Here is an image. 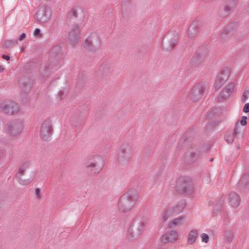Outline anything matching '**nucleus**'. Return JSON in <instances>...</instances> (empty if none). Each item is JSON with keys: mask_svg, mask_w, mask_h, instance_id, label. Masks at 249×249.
<instances>
[{"mask_svg": "<svg viewBox=\"0 0 249 249\" xmlns=\"http://www.w3.org/2000/svg\"><path fill=\"white\" fill-rule=\"evenodd\" d=\"M138 199L137 194H128L123 195L120 198L118 206L120 211L125 212L131 210Z\"/></svg>", "mask_w": 249, "mask_h": 249, "instance_id": "obj_1", "label": "nucleus"}, {"mask_svg": "<svg viewBox=\"0 0 249 249\" xmlns=\"http://www.w3.org/2000/svg\"><path fill=\"white\" fill-rule=\"evenodd\" d=\"M51 16V13L46 6H39L34 15V18L40 23H46Z\"/></svg>", "mask_w": 249, "mask_h": 249, "instance_id": "obj_2", "label": "nucleus"}, {"mask_svg": "<svg viewBox=\"0 0 249 249\" xmlns=\"http://www.w3.org/2000/svg\"><path fill=\"white\" fill-rule=\"evenodd\" d=\"M53 132L52 121L48 118L45 120L41 126L40 130V138L44 140H48L51 137Z\"/></svg>", "mask_w": 249, "mask_h": 249, "instance_id": "obj_3", "label": "nucleus"}, {"mask_svg": "<svg viewBox=\"0 0 249 249\" xmlns=\"http://www.w3.org/2000/svg\"><path fill=\"white\" fill-rule=\"evenodd\" d=\"M23 125V123L21 121L17 120L10 122L7 124V132L12 137L17 136L21 133Z\"/></svg>", "mask_w": 249, "mask_h": 249, "instance_id": "obj_4", "label": "nucleus"}, {"mask_svg": "<svg viewBox=\"0 0 249 249\" xmlns=\"http://www.w3.org/2000/svg\"><path fill=\"white\" fill-rule=\"evenodd\" d=\"M0 109L5 113L14 115L19 111V107L17 104L12 101L2 103L0 105Z\"/></svg>", "mask_w": 249, "mask_h": 249, "instance_id": "obj_5", "label": "nucleus"}, {"mask_svg": "<svg viewBox=\"0 0 249 249\" xmlns=\"http://www.w3.org/2000/svg\"><path fill=\"white\" fill-rule=\"evenodd\" d=\"M80 28L78 25H72L69 35V40L71 45L74 46L79 42L80 38Z\"/></svg>", "mask_w": 249, "mask_h": 249, "instance_id": "obj_6", "label": "nucleus"}, {"mask_svg": "<svg viewBox=\"0 0 249 249\" xmlns=\"http://www.w3.org/2000/svg\"><path fill=\"white\" fill-rule=\"evenodd\" d=\"M183 210V207L176 206L164 211L161 216L163 221L167 220L170 218L179 213Z\"/></svg>", "mask_w": 249, "mask_h": 249, "instance_id": "obj_7", "label": "nucleus"}, {"mask_svg": "<svg viewBox=\"0 0 249 249\" xmlns=\"http://www.w3.org/2000/svg\"><path fill=\"white\" fill-rule=\"evenodd\" d=\"M177 187L187 193H191L194 190L193 184L191 181H186L183 179L179 178L177 182Z\"/></svg>", "mask_w": 249, "mask_h": 249, "instance_id": "obj_8", "label": "nucleus"}, {"mask_svg": "<svg viewBox=\"0 0 249 249\" xmlns=\"http://www.w3.org/2000/svg\"><path fill=\"white\" fill-rule=\"evenodd\" d=\"M178 233L175 230H171L165 234L161 237V241L162 242H172L177 240L178 238Z\"/></svg>", "mask_w": 249, "mask_h": 249, "instance_id": "obj_9", "label": "nucleus"}, {"mask_svg": "<svg viewBox=\"0 0 249 249\" xmlns=\"http://www.w3.org/2000/svg\"><path fill=\"white\" fill-rule=\"evenodd\" d=\"M201 94V92L199 86H196L190 91L188 96L191 100L196 101L200 96Z\"/></svg>", "mask_w": 249, "mask_h": 249, "instance_id": "obj_10", "label": "nucleus"}, {"mask_svg": "<svg viewBox=\"0 0 249 249\" xmlns=\"http://www.w3.org/2000/svg\"><path fill=\"white\" fill-rule=\"evenodd\" d=\"M247 117L245 116H243L241 117L240 120L236 123L234 128V135H236L239 134V132L241 131V127L240 126V124L242 126H245L247 125Z\"/></svg>", "mask_w": 249, "mask_h": 249, "instance_id": "obj_11", "label": "nucleus"}, {"mask_svg": "<svg viewBox=\"0 0 249 249\" xmlns=\"http://www.w3.org/2000/svg\"><path fill=\"white\" fill-rule=\"evenodd\" d=\"M240 201L239 196L236 194L231 193L230 195L228 202L231 207H237L239 204Z\"/></svg>", "mask_w": 249, "mask_h": 249, "instance_id": "obj_12", "label": "nucleus"}, {"mask_svg": "<svg viewBox=\"0 0 249 249\" xmlns=\"http://www.w3.org/2000/svg\"><path fill=\"white\" fill-rule=\"evenodd\" d=\"M104 166V160L103 159L97 156L94 160V173H99L103 168Z\"/></svg>", "mask_w": 249, "mask_h": 249, "instance_id": "obj_13", "label": "nucleus"}, {"mask_svg": "<svg viewBox=\"0 0 249 249\" xmlns=\"http://www.w3.org/2000/svg\"><path fill=\"white\" fill-rule=\"evenodd\" d=\"M198 236V231L196 230L193 229L191 230L188 235L187 242L190 245H192L195 243Z\"/></svg>", "mask_w": 249, "mask_h": 249, "instance_id": "obj_14", "label": "nucleus"}, {"mask_svg": "<svg viewBox=\"0 0 249 249\" xmlns=\"http://www.w3.org/2000/svg\"><path fill=\"white\" fill-rule=\"evenodd\" d=\"M185 218L183 216H179L172 219L168 223L169 228H174L178 226L181 225L184 222Z\"/></svg>", "mask_w": 249, "mask_h": 249, "instance_id": "obj_15", "label": "nucleus"}, {"mask_svg": "<svg viewBox=\"0 0 249 249\" xmlns=\"http://www.w3.org/2000/svg\"><path fill=\"white\" fill-rule=\"evenodd\" d=\"M92 36L87 37L85 40L84 48L88 52H91L93 49Z\"/></svg>", "mask_w": 249, "mask_h": 249, "instance_id": "obj_16", "label": "nucleus"}, {"mask_svg": "<svg viewBox=\"0 0 249 249\" xmlns=\"http://www.w3.org/2000/svg\"><path fill=\"white\" fill-rule=\"evenodd\" d=\"M29 166L30 163L29 162H26L22 164L19 168L18 172L16 175V177H17V176H18L19 177H22L24 174L27 169L29 168Z\"/></svg>", "mask_w": 249, "mask_h": 249, "instance_id": "obj_17", "label": "nucleus"}, {"mask_svg": "<svg viewBox=\"0 0 249 249\" xmlns=\"http://www.w3.org/2000/svg\"><path fill=\"white\" fill-rule=\"evenodd\" d=\"M93 168V162L92 159L87 160L85 163V170L88 173H92Z\"/></svg>", "mask_w": 249, "mask_h": 249, "instance_id": "obj_18", "label": "nucleus"}, {"mask_svg": "<svg viewBox=\"0 0 249 249\" xmlns=\"http://www.w3.org/2000/svg\"><path fill=\"white\" fill-rule=\"evenodd\" d=\"M19 183L21 185H27L30 183L34 179V177L30 178L29 179H23L21 177L17 176L16 177Z\"/></svg>", "mask_w": 249, "mask_h": 249, "instance_id": "obj_19", "label": "nucleus"}, {"mask_svg": "<svg viewBox=\"0 0 249 249\" xmlns=\"http://www.w3.org/2000/svg\"><path fill=\"white\" fill-rule=\"evenodd\" d=\"M18 44V41L16 40H7L4 41L2 46L4 48H7L12 47L14 45Z\"/></svg>", "mask_w": 249, "mask_h": 249, "instance_id": "obj_20", "label": "nucleus"}, {"mask_svg": "<svg viewBox=\"0 0 249 249\" xmlns=\"http://www.w3.org/2000/svg\"><path fill=\"white\" fill-rule=\"evenodd\" d=\"M177 42L178 37L177 36H175L172 39H171L169 44L166 47V49L167 50L172 49L176 45Z\"/></svg>", "mask_w": 249, "mask_h": 249, "instance_id": "obj_21", "label": "nucleus"}, {"mask_svg": "<svg viewBox=\"0 0 249 249\" xmlns=\"http://www.w3.org/2000/svg\"><path fill=\"white\" fill-rule=\"evenodd\" d=\"M186 158L188 161V162H194L195 161H196V159H197V155L195 153H187L186 155Z\"/></svg>", "mask_w": 249, "mask_h": 249, "instance_id": "obj_22", "label": "nucleus"}, {"mask_svg": "<svg viewBox=\"0 0 249 249\" xmlns=\"http://www.w3.org/2000/svg\"><path fill=\"white\" fill-rule=\"evenodd\" d=\"M81 8L79 6H74L71 8L70 14L74 17H77L78 16V11Z\"/></svg>", "mask_w": 249, "mask_h": 249, "instance_id": "obj_23", "label": "nucleus"}, {"mask_svg": "<svg viewBox=\"0 0 249 249\" xmlns=\"http://www.w3.org/2000/svg\"><path fill=\"white\" fill-rule=\"evenodd\" d=\"M200 238L202 242H204L205 243H208L209 241V236L207 234L205 233H202L200 235Z\"/></svg>", "mask_w": 249, "mask_h": 249, "instance_id": "obj_24", "label": "nucleus"}, {"mask_svg": "<svg viewBox=\"0 0 249 249\" xmlns=\"http://www.w3.org/2000/svg\"><path fill=\"white\" fill-rule=\"evenodd\" d=\"M35 195L36 198L37 199H40L42 197V193L39 188H36L35 190Z\"/></svg>", "mask_w": 249, "mask_h": 249, "instance_id": "obj_25", "label": "nucleus"}, {"mask_svg": "<svg viewBox=\"0 0 249 249\" xmlns=\"http://www.w3.org/2000/svg\"><path fill=\"white\" fill-rule=\"evenodd\" d=\"M225 140L229 143L232 142L233 141V135L227 134L225 136Z\"/></svg>", "mask_w": 249, "mask_h": 249, "instance_id": "obj_26", "label": "nucleus"}, {"mask_svg": "<svg viewBox=\"0 0 249 249\" xmlns=\"http://www.w3.org/2000/svg\"><path fill=\"white\" fill-rule=\"evenodd\" d=\"M249 96V91L247 90L245 91L243 93V96H242V101L243 102H246L247 99H248Z\"/></svg>", "mask_w": 249, "mask_h": 249, "instance_id": "obj_27", "label": "nucleus"}, {"mask_svg": "<svg viewBox=\"0 0 249 249\" xmlns=\"http://www.w3.org/2000/svg\"><path fill=\"white\" fill-rule=\"evenodd\" d=\"M243 111L245 113H248L249 112V103H246L245 105Z\"/></svg>", "mask_w": 249, "mask_h": 249, "instance_id": "obj_28", "label": "nucleus"}, {"mask_svg": "<svg viewBox=\"0 0 249 249\" xmlns=\"http://www.w3.org/2000/svg\"><path fill=\"white\" fill-rule=\"evenodd\" d=\"M34 35L35 36H41L40 30V29L37 28L36 29L34 32Z\"/></svg>", "mask_w": 249, "mask_h": 249, "instance_id": "obj_29", "label": "nucleus"}, {"mask_svg": "<svg viewBox=\"0 0 249 249\" xmlns=\"http://www.w3.org/2000/svg\"><path fill=\"white\" fill-rule=\"evenodd\" d=\"M26 37V34L25 33H22L20 36L18 38L19 41H22L24 40L25 38Z\"/></svg>", "mask_w": 249, "mask_h": 249, "instance_id": "obj_30", "label": "nucleus"}, {"mask_svg": "<svg viewBox=\"0 0 249 249\" xmlns=\"http://www.w3.org/2000/svg\"><path fill=\"white\" fill-rule=\"evenodd\" d=\"M2 58L6 60H9L10 59V56L8 55H6L5 54L2 55Z\"/></svg>", "mask_w": 249, "mask_h": 249, "instance_id": "obj_31", "label": "nucleus"}, {"mask_svg": "<svg viewBox=\"0 0 249 249\" xmlns=\"http://www.w3.org/2000/svg\"><path fill=\"white\" fill-rule=\"evenodd\" d=\"M4 70V68L2 66L0 65V72L3 71Z\"/></svg>", "mask_w": 249, "mask_h": 249, "instance_id": "obj_32", "label": "nucleus"}, {"mask_svg": "<svg viewBox=\"0 0 249 249\" xmlns=\"http://www.w3.org/2000/svg\"><path fill=\"white\" fill-rule=\"evenodd\" d=\"M195 23H196V22H193V25H195Z\"/></svg>", "mask_w": 249, "mask_h": 249, "instance_id": "obj_33", "label": "nucleus"}]
</instances>
